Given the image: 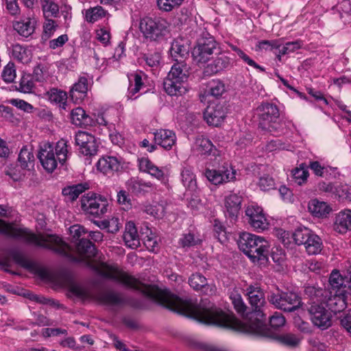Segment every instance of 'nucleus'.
Wrapping results in <instances>:
<instances>
[{
  "instance_id": "nucleus-1",
  "label": "nucleus",
  "mask_w": 351,
  "mask_h": 351,
  "mask_svg": "<svg viewBox=\"0 0 351 351\" xmlns=\"http://www.w3.org/2000/svg\"><path fill=\"white\" fill-rule=\"evenodd\" d=\"M245 291L252 310V312L250 313L249 319L246 322H241L234 316L226 313L208 299L202 300L198 304H196L191 300H183L167 290L159 289L158 287H148L146 293L159 304L173 311L193 318L199 322L246 333L233 326H236V322L250 325L256 320H260L265 323V315L263 308L266 301L263 289L256 284L249 285Z\"/></svg>"
},
{
  "instance_id": "nucleus-2",
  "label": "nucleus",
  "mask_w": 351,
  "mask_h": 351,
  "mask_svg": "<svg viewBox=\"0 0 351 351\" xmlns=\"http://www.w3.org/2000/svg\"><path fill=\"white\" fill-rule=\"evenodd\" d=\"M69 231L73 239H75L73 242L77 254L73 252L70 245L56 234L37 235L29 233L27 229L23 228V243L28 242L36 246L51 250L67 258L71 262L84 263L99 275L125 287L140 290L145 295L152 299L146 291L148 287H154V285H144L129 274L105 263L91 262L90 260L96 255L97 250L94 244L83 237L88 233L83 226L79 224L73 225L70 227Z\"/></svg>"
},
{
  "instance_id": "nucleus-3",
  "label": "nucleus",
  "mask_w": 351,
  "mask_h": 351,
  "mask_svg": "<svg viewBox=\"0 0 351 351\" xmlns=\"http://www.w3.org/2000/svg\"><path fill=\"white\" fill-rule=\"evenodd\" d=\"M237 244L240 250L253 263L265 264L268 262L270 245L264 237L243 232L239 234Z\"/></svg>"
},
{
  "instance_id": "nucleus-4",
  "label": "nucleus",
  "mask_w": 351,
  "mask_h": 351,
  "mask_svg": "<svg viewBox=\"0 0 351 351\" xmlns=\"http://www.w3.org/2000/svg\"><path fill=\"white\" fill-rule=\"evenodd\" d=\"M67 145L64 140H60L54 146L51 143H44L40 147L38 158L48 173H52L58 167V161L63 165L67 158Z\"/></svg>"
},
{
  "instance_id": "nucleus-5",
  "label": "nucleus",
  "mask_w": 351,
  "mask_h": 351,
  "mask_svg": "<svg viewBox=\"0 0 351 351\" xmlns=\"http://www.w3.org/2000/svg\"><path fill=\"white\" fill-rule=\"evenodd\" d=\"M234 327L247 332V334L276 339L280 343L289 347H295L300 343V339L292 334L277 335L274 333L265 323L260 320H256L250 325L236 322V326L234 325Z\"/></svg>"
},
{
  "instance_id": "nucleus-6",
  "label": "nucleus",
  "mask_w": 351,
  "mask_h": 351,
  "mask_svg": "<svg viewBox=\"0 0 351 351\" xmlns=\"http://www.w3.org/2000/svg\"><path fill=\"white\" fill-rule=\"evenodd\" d=\"M267 300L276 308L285 312H292L302 306L301 298L295 292L283 291L279 289L276 293H270Z\"/></svg>"
},
{
  "instance_id": "nucleus-7",
  "label": "nucleus",
  "mask_w": 351,
  "mask_h": 351,
  "mask_svg": "<svg viewBox=\"0 0 351 351\" xmlns=\"http://www.w3.org/2000/svg\"><path fill=\"white\" fill-rule=\"evenodd\" d=\"M220 49V46L214 37L206 34L198 38L197 44L193 49L192 55L197 62L206 63L213 54H217Z\"/></svg>"
},
{
  "instance_id": "nucleus-8",
  "label": "nucleus",
  "mask_w": 351,
  "mask_h": 351,
  "mask_svg": "<svg viewBox=\"0 0 351 351\" xmlns=\"http://www.w3.org/2000/svg\"><path fill=\"white\" fill-rule=\"evenodd\" d=\"M258 117V126L263 130L273 132L279 128V109L276 105L271 103H263L256 108Z\"/></svg>"
},
{
  "instance_id": "nucleus-9",
  "label": "nucleus",
  "mask_w": 351,
  "mask_h": 351,
  "mask_svg": "<svg viewBox=\"0 0 351 351\" xmlns=\"http://www.w3.org/2000/svg\"><path fill=\"white\" fill-rule=\"evenodd\" d=\"M303 310L308 313L311 321L317 328L324 330L332 325V314L326 308L325 302L306 303Z\"/></svg>"
},
{
  "instance_id": "nucleus-10",
  "label": "nucleus",
  "mask_w": 351,
  "mask_h": 351,
  "mask_svg": "<svg viewBox=\"0 0 351 351\" xmlns=\"http://www.w3.org/2000/svg\"><path fill=\"white\" fill-rule=\"evenodd\" d=\"M139 28L146 39L159 41L164 39L167 33V22L165 20L145 17L140 21Z\"/></svg>"
},
{
  "instance_id": "nucleus-11",
  "label": "nucleus",
  "mask_w": 351,
  "mask_h": 351,
  "mask_svg": "<svg viewBox=\"0 0 351 351\" xmlns=\"http://www.w3.org/2000/svg\"><path fill=\"white\" fill-rule=\"evenodd\" d=\"M81 207L86 214L99 217L106 213L108 202L106 198L89 193L82 197Z\"/></svg>"
},
{
  "instance_id": "nucleus-12",
  "label": "nucleus",
  "mask_w": 351,
  "mask_h": 351,
  "mask_svg": "<svg viewBox=\"0 0 351 351\" xmlns=\"http://www.w3.org/2000/svg\"><path fill=\"white\" fill-rule=\"evenodd\" d=\"M228 108L224 103L209 104L204 112V118L210 125L217 127L226 117Z\"/></svg>"
},
{
  "instance_id": "nucleus-13",
  "label": "nucleus",
  "mask_w": 351,
  "mask_h": 351,
  "mask_svg": "<svg viewBox=\"0 0 351 351\" xmlns=\"http://www.w3.org/2000/svg\"><path fill=\"white\" fill-rule=\"evenodd\" d=\"M205 176L212 184L217 185L233 180L235 178L236 171L228 163H225L219 169H207Z\"/></svg>"
},
{
  "instance_id": "nucleus-14",
  "label": "nucleus",
  "mask_w": 351,
  "mask_h": 351,
  "mask_svg": "<svg viewBox=\"0 0 351 351\" xmlns=\"http://www.w3.org/2000/svg\"><path fill=\"white\" fill-rule=\"evenodd\" d=\"M245 216L248 223L255 230L259 232L268 228L269 223L261 207L255 205L249 206L245 210Z\"/></svg>"
},
{
  "instance_id": "nucleus-15",
  "label": "nucleus",
  "mask_w": 351,
  "mask_h": 351,
  "mask_svg": "<svg viewBox=\"0 0 351 351\" xmlns=\"http://www.w3.org/2000/svg\"><path fill=\"white\" fill-rule=\"evenodd\" d=\"M217 56L207 64L204 69V73L213 75L230 69L233 64L232 59L221 49L217 53Z\"/></svg>"
},
{
  "instance_id": "nucleus-16",
  "label": "nucleus",
  "mask_w": 351,
  "mask_h": 351,
  "mask_svg": "<svg viewBox=\"0 0 351 351\" xmlns=\"http://www.w3.org/2000/svg\"><path fill=\"white\" fill-rule=\"evenodd\" d=\"M75 140L84 155L91 156L97 154L98 146L94 136L86 132L79 131L75 134Z\"/></svg>"
},
{
  "instance_id": "nucleus-17",
  "label": "nucleus",
  "mask_w": 351,
  "mask_h": 351,
  "mask_svg": "<svg viewBox=\"0 0 351 351\" xmlns=\"http://www.w3.org/2000/svg\"><path fill=\"white\" fill-rule=\"evenodd\" d=\"M98 300L101 303L116 308H122L128 304V299L123 293L113 290L101 292Z\"/></svg>"
},
{
  "instance_id": "nucleus-18",
  "label": "nucleus",
  "mask_w": 351,
  "mask_h": 351,
  "mask_svg": "<svg viewBox=\"0 0 351 351\" xmlns=\"http://www.w3.org/2000/svg\"><path fill=\"white\" fill-rule=\"evenodd\" d=\"M22 267V254L17 250H11L8 255L0 259V268L6 272L20 275L17 271Z\"/></svg>"
},
{
  "instance_id": "nucleus-19",
  "label": "nucleus",
  "mask_w": 351,
  "mask_h": 351,
  "mask_svg": "<svg viewBox=\"0 0 351 351\" xmlns=\"http://www.w3.org/2000/svg\"><path fill=\"white\" fill-rule=\"evenodd\" d=\"M97 169L104 175L111 176L118 172L121 168V162L119 158L112 156H104L97 162Z\"/></svg>"
},
{
  "instance_id": "nucleus-20",
  "label": "nucleus",
  "mask_w": 351,
  "mask_h": 351,
  "mask_svg": "<svg viewBox=\"0 0 351 351\" xmlns=\"http://www.w3.org/2000/svg\"><path fill=\"white\" fill-rule=\"evenodd\" d=\"M189 283L194 290L201 291L205 295H214L217 291L215 285L208 284L207 279L199 273L192 274L189 279Z\"/></svg>"
},
{
  "instance_id": "nucleus-21",
  "label": "nucleus",
  "mask_w": 351,
  "mask_h": 351,
  "mask_svg": "<svg viewBox=\"0 0 351 351\" xmlns=\"http://www.w3.org/2000/svg\"><path fill=\"white\" fill-rule=\"evenodd\" d=\"M7 216V210L0 205V217ZM0 234L10 238L18 239L22 236V228L14 223H8L0 219Z\"/></svg>"
},
{
  "instance_id": "nucleus-22",
  "label": "nucleus",
  "mask_w": 351,
  "mask_h": 351,
  "mask_svg": "<svg viewBox=\"0 0 351 351\" xmlns=\"http://www.w3.org/2000/svg\"><path fill=\"white\" fill-rule=\"evenodd\" d=\"M128 191L135 195H143L149 193L153 189L150 182H145L138 178H131L125 182Z\"/></svg>"
},
{
  "instance_id": "nucleus-23",
  "label": "nucleus",
  "mask_w": 351,
  "mask_h": 351,
  "mask_svg": "<svg viewBox=\"0 0 351 351\" xmlns=\"http://www.w3.org/2000/svg\"><path fill=\"white\" fill-rule=\"evenodd\" d=\"M154 142L156 144L161 146L165 149H171L176 143V134L169 130L160 129L154 132Z\"/></svg>"
},
{
  "instance_id": "nucleus-24",
  "label": "nucleus",
  "mask_w": 351,
  "mask_h": 351,
  "mask_svg": "<svg viewBox=\"0 0 351 351\" xmlns=\"http://www.w3.org/2000/svg\"><path fill=\"white\" fill-rule=\"evenodd\" d=\"M88 79L85 75L80 76L70 90V97L73 101L77 102L82 100L88 90Z\"/></svg>"
},
{
  "instance_id": "nucleus-25",
  "label": "nucleus",
  "mask_w": 351,
  "mask_h": 351,
  "mask_svg": "<svg viewBox=\"0 0 351 351\" xmlns=\"http://www.w3.org/2000/svg\"><path fill=\"white\" fill-rule=\"evenodd\" d=\"M242 197L236 193L228 195L225 199L226 215L235 220L241 209Z\"/></svg>"
},
{
  "instance_id": "nucleus-26",
  "label": "nucleus",
  "mask_w": 351,
  "mask_h": 351,
  "mask_svg": "<svg viewBox=\"0 0 351 351\" xmlns=\"http://www.w3.org/2000/svg\"><path fill=\"white\" fill-rule=\"evenodd\" d=\"M140 239L134 223L132 221L126 223L123 234L125 245L133 249L136 248L140 245Z\"/></svg>"
},
{
  "instance_id": "nucleus-27",
  "label": "nucleus",
  "mask_w": 351,
  "mask_h": 351,
  "mask_svg": "<svg viewBox=\"0 0 351 351\" xmlns=\"http://www.w3.org/2000/svg\"><path fill=\"white\" fill-rule=\"evenodd\" d=\"M335 231L343 234L351 230V210H346L340 212L335 218L334 224Z\"/></svg>"
},
{
  "instance_id": "nucleus-28",
  "label": "nucleus",
  "mask_w": 351,
  "mask_h": 351,
  "mask_svg": "<svg viewBox=\"0 0 351 351\" xmlns=\"http://www.w3.org/2000/svg\"><path fill=\"white\" fill-rule=\"evenodd\" d=\"M71 121L77 126H88L95 124L94 120L86 114L84 110L80 107L73 109L71 113Z\"/></svg>"
},
{
  "instance_id": "nucleus-29",
  "label": "nucleus",
  "mask_w": 351,
  "mask_h": 351,
  "mask_svg": "<svg viewBox=\"0 0 351 351\" xmlns=\"http://www.w3.org/2000/svg\"><path fill=\"white\" fill-rule=\"evenodd\" d=\"M88 188L89 185L87 183H80L67 186L62 189V194L64 196L66 201L73 202Z\"/></svg>"
},
{
  "instance_id": "nucleus-30",
  "label": "nucleus",
  "mask_w": 351,
  "mask_h": 351,
  "mask_svg": "<svg viewBox=\"0 0 351 351\" xmlns=\"http://www.w3.org/2000/svg\"><path fill=\"white\" fill-rule=\"evenodd\" d=\"M189 47L183 43L182 40H175L171 43L170 53L176 62H184L189 56Z\"/></svg>"
},
{
  "instance_id": "nucleus-31",
  "label": "nucleus",
  "mask_w": 351,
  "mask_h": 351,
  "mask_svg": "<svg viewBox=\"0 0 351 351\" xmlns=\"http://www.w3.org/2000/svg\"><path fill=\"white\" fill-rule=\"evenodd\" d=\"M329 283L331 288L339 294L346 292L348 286V277H343L338 271H333L329 278Z\"/></svg>"
},
{
  "instance_id": "nucleus-32",
  "label": "nucleus",
  "mask_w": 351,
  "mask_h": 351,
  "mask_svg": "<svg viewBox=\"0 0 351 351\" xmlns=\"http://www.w3.org/2000/svg\"><path fill=\"white\" fill-rule=\"evenodd\" d=\"M304 294L308 298L307 303L324 302L327 297V291L315 286H306L304 289Z\"/></svg>"
},
{
  "instance_id": "nucleus-33",
  "label": "nucleus",
  "mask_w": 351,
  "mask_h": 351,
  "mask_svg": "<svg viewBox=\"0 0 351 351\" xmlns=\"http://www.w3.org/2000/svg\"><path fill=\"white\" fill-rule=\"evenodd\" d=\"M182 83L169 76H167L163 82V88L168 95L176 96L182 95L185 91V88L182 86Z\"/></svg>"
},
{
  "instance_id": "nucleus-34",
  "label": "nucleus",
  "mask_w": 351,
  "mask_h": 351,
  "mask_svg": "<svg viewBox=\"0 0 351 351\" xmlns=\"http://www.w3.org/2000/svg\"><path fill=\"white\" fill-rule=\"evenodd\" d=\"M308 254H317L322 250V239L313 231L305 240L303 245Z\"/></svg>"
},
{
  "instance_id": "nucleus-35",
  "label": "nucleus",
  "mask_w": 351,
  "mask_h": 351,
  "mask_svg": "<svg viewBox=\"0 0 351 351\" xmlns=\"http://www.w3.org/2000/svg\"><path fill=\"white\" fill-rule=\"evenodd\" d=\"M339 294L335 293L334 295L328 298L327 300H325L326 307L328 310L335 314L343 311L346 307V303L344 298Z\"/></svg>"
},
{
  "instance_id": "nucleus-36",
  "label": "nucleus",
  "mask_w": 351,
  "mask_h": 351,
  "mask_svg": "<svg viewBox=\"0 0 351 351\" xmlns=\"http://www.w3.org/2000/svg\"><path fill=\"white\" fill-rule=\"evenodd\" d=\"M167 76L182 82L186 81L189 77V73L186 64L184 62H176L171 66V69Z\"/></svg>"
},
{
  "instance_id": "nucleus-37",
  "label": "nucleus",
  "mask_w": 351,
  "mask_h": 351,
  "mask_svg": "<svg viewBox=\"0 0 351 351\" xmlns=\"http://www.w3.org/2000/svg\"><path fill=\"white\" fill-rule=\"evenodd\" d=\"M308 208L313 215L317 217L325 216L330 211V207L326 202H319L316 199L309 202Z\"/></svg>"
},
{
  "instance_id": "nucleus-38",
  "label": "nucleus",
  "mask_w": 351,
  "mask_h": 351,
  "mask_svg": "<svg viewBox=\"0 0 351 351\" xmlns=\"http://www.w3.org/2000/svg\"><path fill=\"white\" fill-rule=\"evenodd\" d=\"M181 180L186 189L195 192L197 188L195 176L190 167H184L181 172Z\"/></svg>"
},
{
  "instance_id": "nucleus-39",
  "label": "nucleus",
  "mask_w": 351,
  "mask_h": 351,
  "mask_svg": "<svg viewBox=\"0 0 351 351\" xmlns=\"http://www.w3.org/2000/svg\"><path fill=\"white\" fill-rule=\"evenodd\" d=\"M129 81L130 85L128 88L129 95L128 97L129 99H132L133 96L140 90L141 88L143 85L141 75L138 73L131 74L129 77ZM136 98V97H134V99Z\"/></svg>"
},
{
  "instance_id": "nucleus-40",
  "label": "nucleus",
  "mask_w": 351,
  "mask_h": 351,
  "mask_svg": "<svg viewBox=\"0 0 351 351\" xmlns=\"http://www.w3.org/2000/svg\"><path fill=\"white\" fill-rule=\"evenodd\" d=\"M195 145L201 154H210L214 148L212 142L203 136L196 138Z\"/></svg>"
},
{
  "instance_id": "nucleus-41",
  "label": "nucleus",
  "mask_w": 351,
  "mask_h": 351,
  "mask_svg": "<svg viewBox=\"0 0 351 351\" xmlns=\"http://www.w3.org/2000/svg\"><path fill=\"white\" fill-rule=\"evenodd\" d=\"M230 299L234 306V309L241 314L245 312L247 306L245 304L241 294L237 290H232L230 292Z\"/></svg>"
},
{
  "instance_id": "nucleus-42",
  "label": "nucleus",
  "mask_w": 351,
  "mask_h": 351,
  "mask_svg": "<svg viewBox=\"0 0 351 351\" xmlns=\"http://www.w3.org/2000/svg\"><path fill=\"white\" fill-rule=\"evenodd\" d=\"M311 232L312 230L306 227H298L292 233L291 237L296 245H303Z\"/></svg>"
},
{
  "instance_id": "nucleus-43",
  "label": "nucleus",
  "mask_w": 351,
  "mask_h": 351,
  "mask_svg": "<svg viewBox=\"0 0 351 351\" xmlns=\"http://www.w3.org/2000/svg\"><path fill=\"white\" fill-rule=\"evenodd\" d=\"M293 177L298 184L302 185L304 183L308 177V171L306 165L305 163H302L300 165L299 167L295 169L293 171Z\"/></svg>"
},
{
  "instance_id": "nucleus-44",
  "label": "nucleus",
  "mask_w": 351,
  "mask_h": 351,
  "mask_svg": "<svg viewBox=\"0 0 351 351\" xmlns=\"http://www.w3.org/2000/svg\"><path fill=\"white\" fill-rule=\"evenodd\" d=\"M226 92V85L221 80H213L209 84V94L215 97H221Z\"/></svg>"
},
{
  "instance_id": "nucleus-45",
  "label": "nucleus",
  "mask_w": 351,
  "mask_h": 351,
  "mask_svg": "<svg viewBox=\"0 0 351 351\" xmlns=\"http://www.w3.org/2000/svg\"><path fill=\"white\" fill-rule=\"evenodd\" d=\"M302 46V42L300 40L293 42H288L283 46L280 45V48H278L279 50V53L277 55V56L278 59L280 60L281 56L292 53L295 50L300 49Z\"/></svg>"
},
{
  "instance_id": "nucleus-46",
  "label": "nucleus",
  "mask_w": 351,
  "mask_h": 351,
  "mask_svg": "<svg viewBox=\"0 0 351 351\" xmlns=\"http://www.w3.org/2000/svg\"><path fill=\"white\" fill-rule=\"evenodd\" d=\"M106 11L101 6H97L87 10L86 12V19L89 23H95L99 19L105 16Z\"/></svg>"
},
{
  "instance_id": "nucleus-47",
  "label": "nucleus",
  "mask_w": 351,
  "mask_h": 351,
  "mask_svg": "<svg viewBox=\"0 0 351 351\" xmlns=\"http://www.w3.org/2000/svg\"><path fill=\"white\" fill-rule=\"evenodd\" d=\"M184 0H157L158 8L165 12H171L179 8Z\"/></svg>"
},
{
  "instance_id": "nucleus-48",
  "label": "nucleus",
  "mask_w": 351,
  "mask_h": 351,
  "mask_svg": "<svg viewBox=\"0 0 351 351\" xmlns=\"http://www.w3.org/2000/svg\"><path fill=\"white\" fill-rule=\"evenodd\" d=\"M23 269H27L34 273L36 274L41 278H45L47 276V270L38 265L37 263L29 261L27 258L23 257Z\"/></svg>"
},
{
  "instance_id": "nucleus-49",
  "label": "nucleus",
  "mask_w": 351,
  "mask_h": 351,
  "mask_svg": "<svg viewBox=\"0 0 351 351\" xmlns=\"http://www.w3.org/2000/svg\"><path fill=\"white\" fill-rule=\"evenodd\" d=\"M257 185L261 191H267L275 189L276 183L274 179L268 174H263L260 176Z\"/></svg>"
},
{
  "instance_id": "nucleus-50",
  "label": "nucleus",
  "mask_w": 351,
  "mask_h": 351,
  "mask_svg": "<svg viewBox=\"0 0 351 351\" xmlns=\"http://www.w3.org/2000/svg\"><path fill=\"white\" fill-rule=\"evenodd\" d=\"M16 69L14 64L12 62H9L8 64L4 67L2 72V79L7 83L13 82L16 78Z\"/></svg>"
},
{
  "instance_id": "nucleus-51",
  "label": "nucleus",
  "mask_w": 351,
  "mask_h": 351,
  "mask_svg": "<svg viewBox=\"0 0 351 351\" xmlns=\"http://www.w3.org/2000/svg\"><path fill=\"white\" fill-rule=\"evenodd\" d=\"M43 11L46 19L56 16L59 12L58 5L49 0H45L43 4Z\"/></svg>"
},
{
  "instance_id": "nucleus-52",
  "label": "nucleus",
  "mask_w": 351,
  "mask_h": 351,
  "mask_svg": "<svg viewBox=\"0 0 351 351\" xmlns=\"http://www.w3.org/2000/svg\"><path fill=\"white\" fill-rule=\"evenodd\" d=\"M147 65L150 67H158L161 60V55L159 52L145 53L143 56Z\"/></svg>"
},
{
  "instance_id": "nucleus-53",
  "label": "nucleus",
  "mask_w": 351,
  "mask_h": 351,
  "mask_svg": "<svg viewBox=\"0 0 351 351\" xmlns=\"http://www.w3.org/2000/svg\"><path fill=\"white\" fill-rule=\"evenodd\" d=\"M57 25H55V21L52 19H46V22L43 25V33L42 39L47 40L54 33L56 29Z\"/></svg>"
},
{
  "instance_id": "nucleus-54",
  "label": "nucleus",
  "mask_w": 351,
  "mask_h": 351,
  "mask_svg": "<svg viewBox=\"0 0 351 351\" xmlns=\"http://www.w3.org/2000/svg\"><path fill=\"white\" fill-rule=\"evenodd\" d=\"M49 99L51 102L56 104L62 103L63 101L66 100V93L56 88L51 89L49 93Z\"/></svg>"
},
{
  "instance_id": "nucleus-55",
  "label": "nucleus",
  "mask_w": 351,
  "mask_h": 351,
  "mask_svg": "<svg viewBox=\"0 0 351 351\" xmlns=\"http://www.w3.org/2000/svg\"><path fill=\"white\" fill-rule=\"evenodd\" d=\"M36 20L35 18L29 17L27 21H23V37L32 36L35 31Z\"/></svg>"
},
{
  "instance_id": "nucleus-56",
  "label": "nucleus",
  "mask_w": 351,
  "mask_h": 351,
  "mask_svg": "<svg viewBox=\"0 0 351 351\" xmlns=\"http://www.w3.org/2000/svg\"><path fill=\"white\" fill-rule=\"evenodd\" d=\"M180 243L184 247L195 246L200 243L199 239H196L193 234L189 233L184 234L180 239Z\"/></svg>"
},
{
  "instance_id": "nucleus-57",
  "label": "nucleus",
  "mask_w": 351,
  "mask_h": 351,
  "mask_svg": "<svg viewBox=\"0 0 351 351\" xmlns=\"http://www.w3.org/2000/svg\"><path fill=\"white\" fill-rule=\"evenodd\" d=\"M109 130V137L112 143L114 145H121L123 143V138L121 134L115 130L114 125H109L108 127Z\"/></svg>"
},
{
  "instance_id": "nucleus-58",
  "label": "nucleus",
  "mask_w": 351,
  "mask_h": 351,
  "mask_svg": "<svg viewBox=\"0 0 351 351\" xmlns=\"http://www.w3.org/2000/svg\"><path fill=\"white\" fill-rule=\"evenodd\" d=\"M236 53L245 63L248 65L253 66L255 69L260 70L261 71H265V69L261 66L256 64L252 59H251L246 53H245L239 48L237 49Z\"/></svg>"
},
{
  "instance_id": "nucleus-59",
  "label": "nucleus",
  "mask_w": 351,
  "mask_h": 351,
  "mask_svg": "<svg viewBox=\"0 0 351 351\" xmlns=\"http://www.w3.org/2000/svg\"><path fill=\"white\" fill-rule=\"evenodd\" d=\"M236 53L245 63L248 65L253 66L255 69L260 70L261 71H265V69L261 66L256 64L252 59H251L246 53H245L239 48L237 49Z\"/></svg>"
},
{
  "instance_id": "nucleus-60",
  "label": "nucleus",
  "mask_w": 351,
  "mask_h": 351,
  "mask_svg": "<svg viewBox=\"0 0 351 351\" xmlns=\"http://www.w3.org/2000/svg\"><path fill=\"white\" fill-rule=\"evenodd\" d=\"M236 53L245 63L248 65L253 66L255 69L260 70L261 71H265V69L261 66L256 64L252 59H251L246 53H245L239 48L237 49Z\"/></svg>"
},
{
  "instance_id": "nucleus-61",
  "label": "nucleus",
  "mask_w": 351,
  "mask_h": 351,
  "mask_svg": "<svg viewBox=\"0 0 351 351\" xmlns=\"http://www.w3.org/2000/svg\"><path fill=\"white\" fill-rule=\"evenodd\" d=\"M285 317L280 313H275L269 319L270 326L272 328H279L285 325Z\"/></svg>"
},
{
  "instance_id": "nucleus-62",
  "label": "nucleus",
  "mask_w": 351,
  "mask_h": 351,
  "mask_svg": "<svg viewBox=\"0 0 351 351\" xmlns=\"http://www.w3.org/2000/svg\"><path fill=\"white\" fill-rule=\"evenodd\" d=\"M0 112L2 116L8 119L11 123L14 125H18L20 122V119H12L13 117V109L9 106H0Z\"/></svg>"
},
{
  "instance_id": "nucleus-63",
  "label": "nucleus",
  "mask_w": 351,
  "mask_h": 351,
  "mask_svg": "<svg viewBox=\"0 0 351 351\" xmlns=\"http://www.w3.org/2000/svg\"><path fill=\"white\" fill-rule=\"evenodd\" d=\"M280 44L277 40H262L258 43V47L260 49L264 50H272L274 49L280 48Z\"/></svg>"
},
{
  "instance_id": "nucleus-64",
  "label": "nucleus",
  "mask_w": 351,
  "mask_h": 351,
  "mask_svg": "<svg viewBox=\"0 0 351 351\" xmlns=\"http://www.w3.org/2000/svg\"><path fill=\"white\" fill-rule=\"evenodd\" d=\"M318 187L319 191L325 193H336L339 196H341L342 195L340 194V191L335 188L333 184L330 182L326 183L325 182H322L319 183Z\"/></svg>"
}]
</instances>
